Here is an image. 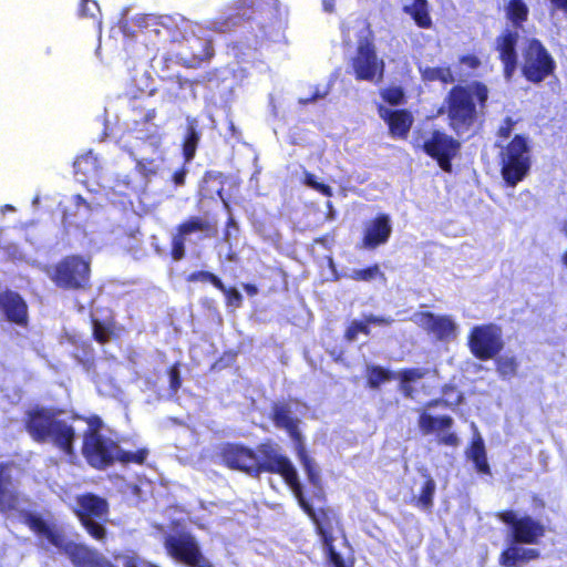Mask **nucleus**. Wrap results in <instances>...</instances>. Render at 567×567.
I'll return each mask as SVG.
<instances>
[{"instance_id": "nucleus-12", "label": "nucleus", "mask_w": 567, "mask_h": 567, "mask_svg": "<svg viewBox=\"0 0 567 567\" xmlns=\"http://www.w3.org/2000/svg\"><path fill=\"white\" fill-rule=\"evenodd\" d=\"M422 151L446 173L452 172V159L456 156L460 142L446 133L434 130L431 135L423 141Z\"/></svg>"}, {"instance_id": "nucleus-5", "label": "nucleus", "mask_w": 567, "mask_h": 567, "mask_svg": "<svg viewBox=\"0 0 567 567\" xmlns=\"http://www.w3.org/2000/svg\"><path fill=\"white\" fill-rule=\"evenodd\" d=\"M350 64L358 81L378 83L383 79L385 64L378 56L373 32L369 24H365L363 35L358 40Z\"/></svg>"}, {"instance_id": "nucleus-56", "label": "nucleus", "mask_w": 567, "mask_h": 567, "mask_svg": "<svg viewBox=\"0 0 567 567\" xmlns=\"http://www.w3.org/2000/svg\"><path fill=\"white\" fill-rule=\"evenodd\" d=\"M312 189L319 192L323 196L331 197L333 195L332 188L324 183L317 182Z\"/></svg>"}, {"instance_id": "nucleus-34", "label": "nucleus", "mask_w": 567, "mask_h": 567, "mask_svg": "<svg viewBox=\"0 0 567 567\" xmlns=\"http://www.w3.org/2000/svg\"><path fill=\"white\" fill-rule=\"evenodd\" d=\"M396 378V373L377 364H369L365 368V382L370 389H379L383 383Z\"/></svg>"}, {"instance_id": "nucleus-29", "label": "nucleus", "mask_w": 567, "mask_h": 567, "mask_svg": "<svg viewBox=\"0 0 567 567\" xmlns=\"http://www.w3.org/2000/svg\"><path fill=\"white\" fill-rule=\"evenodd\" d=\"M444 110L447 112L450 125L457 131L461 126V84H456L450 90L439 113H443Z\"/></svg>"}, {"instance_id": "nucleus-43", "label": "nucleus", "mask_w": 567, "mask_h": 567, "mask_svg": "<svg viewBox=\"0 0 567 567\" xmlns=\"http://www.w3.org/2000/svg\"><path fill=\"white\" fill-rule=\"evenodd\" d=\"M507 18L516 25L526 20L528 8L523 0H511L507 8Z\"/></svg>"}, {"instance_id": "nucleus-14", "label": "nucleus", "mask_w": 567, "mask_h": 567, "mask_svg": "<svg viewBox=\"0 0 567 567\" xmlns=\"http://www.w3.org/2000/svg\"><path fill=\"white\" fill-rule=\"evenodd\" d=\"M499 518L511 525V540L513 543L537 544L544 536V526L529 516L517 518L515 513L505 512L499 514Z\"/></svg>"}, {"instance_id": "nucleus-16", "label": "nucleus", "mask_w": 567, "mask_h": 567, "mask_svg": "<svg viewBox=\"0 0 567 567\" xmlns=\"http://www.w3.org/2000/svg\"><path fill=\"white\" fill-rule=\"evenodd\" d=\"M445 406V401L434 399L423 404L419 410L417 425L423 435H430L447 431L453 425V419L447 414L437 415L432 413V409L436 406Z\"/></svg>"}, {"instance_id": "nucleus-8", "label": "nucleus", "mask_w": 567, "mask_h": 567, "mask_svg": "<svg viewBox=\"0 0 567 567\" xmlns=\"http://www.w3.org/2000/svg\"><path fill=\"white\" fill-rule=\"evenodd\" d=\"M165 549L175 560L189 567H215L202 553L199 545L190 534L167 536Z\"/></svg>"}, {"instance_id": "nucleus-41", "label": "nucleus", "mask_w": 567, "mask_h": 567, "mask_svg": "<svg viewBox=\"0 0 567 567\" xmlns=\"http://www.w3.org/2000/svg\"><path fill=\"white\" fill-rule=\"evenodd\" d=\"M73 420H81L86 423V429L83 432L82 439H91L95 436H101L102 429L104 426V422L102 417L97 414L91 415H74Z\"/></svg>"}, {"instance_id": "nucleus-10", "label": "nucleus", "mask_w": 567, "mask_h": 567, "mask_svg": "<svg viewBox=\"0 0 567 567\" xmlns=\"http://www.w3.org/2000/svg\"><path fill=\"white\" fill-rule=\"evenodd\" d=\"M555 69V62L544 45L536 39L527 41L524 51L523 73L532 82H542Z\"/></svg>"}, {"instance_id": "nucleus-27", "label": "nucleus", "mask_w": 567, "mask_h": 567, "mask_svg": "<svg viewBox=\"0 0 567 567\" xmlns=\"http://www.w3.org/2000/svg\"><path fill=\"white\" fill-rule=\"evenodd\" d=\"M520 543H513L501 555V564L506 567H517L519 564L527 563L538 557L539 551L535 548H525Z\"/></svg>"}, {"instance_id": "nucleus-4", "label": "nucleus", "mask_w": 567, "mask_h": 567, "mask_svg": "<svg viewBox=\"0 0 567 567\" xmlns=\"http://www.w3.org/2000/svg\"><path fill=\"white\" fill-rule=\"evenodd\" d=\"M47 274L62 290H87L91 287V260L81 255L64 256Z\"/></svg>"}, {"instance_id": "nucleus-62", "label": "nucleus", "mask_w": 567, "mask_h": 567, "mask_svg": "<svg viewBox=\"0 0 567 567\" xmlns=\"http://www.w3.org/2000/svg\"><path fill=\"white\" fill-rule=\"evenodd\" d=\"M549 1L555 8L567 13V0H549Z\"/></svg>"}, {"instance_id": "nucleus-47", "label": "nucleus", "mask_w": 567, "mask_h": 567, "mask_svg": "<svg viewBox=\"0 0 567 567\" xmlns=\"http://www.w3.org/2000/svg\"><path fill=\"white\" fill-rule=\"evenodd\" d=\"M381 96L390 105H400L404 101V91L401 86H389L381 92Z\"/></svg>"}, {"instance_id": "nucleus-58", "label": "nucleus", "mask_w": 567, "mask_h": 567, "mask_svg": "<svg viewBox=\"0 0 567 567\" xmlns=\"http://www.w3.org/2000/svg\"><path fill=\"white\" fill-rule=\"evenodd\" d=\"M512 126H513V121H512V118L507 117L505 121V125L499 127V131H498L499 135L503 137H508L511 134V131H512Z\"/></svg>"}, {"instance_id": "nucleus-61", "label": "nucleus", "mask_w": 567, "mask_h": 567, "mask_svg": "<svg viewBox=\"0 0 567 567\" xmlns=\"http://www.w3.org/2000/svg\"><path fill=\"white\" fill-rule=\"evenodd\" d=\"M243 289L250 297H254L258 293V288L254 284H249V282L243 284Z\"/></svg>"}, {"instance_id": "nucleus-53", "label": "nucleus", "mask_w": 567, "mask_h": 567, "mask_svg": "<svg viewBox=\"0 0 567 567\" xmlns=\"http://www.w3.org/2000/svg\"><path fill=\"white\" fill-rule=\"evenodd\" d=\"M153 165V159H137L136 161V171L141 173L143 176H148L151 174H155V169L151 166Z\"/></svg>"}, {"instance_id": "nucleus-50", "label": "nucleus", "mask_w": 567, "mask_h": 567, "mask_svg": "<svg viewBox=\"0 0 567 567\" xmlns=\"http://www.w3.org/2000/svg\"><path fill=\"white\" fill-rule=\"evenodd\" d=\"M99 12L100 7L95 0H80L78 13L81 18H95Z\"/></svg>"}, {"instance_id": "nucleus-9", "label": "nucleus", "mask_w": 567, "mask_h": 567, "mask_svg": "<svg viewBox=\"0 0 567 567\" xmlns=\"http://www.w3.org/2000/svg\"><path fill=\"white\" fill-rule=\"evenodd\" d=\"M468 347L481 360L494 359L504 348L502 329L495 324L474 328L468 338Z\"/></svg>"}, {"instance_id": "nucleus-44", "label": "nucleus", "mask_w": 567, "mask_h": 567, "mask_svg": "<svg viewBox=\"0 0 567 567\" xmlns=\"http://www.w3.org/2000/svg\"><path fill=\"white\" fill-rule=\"evenodd\" d=\"M186 280L188 282H203V284H212L216 289H223V281L220 278L207 270H197L194 272H190Z\"/></svg>"}, {"instance_id": "nucleus-2", "label": "nucleus", "mask_w": 567, "mask_h": 567, "mask_svg": "<svg viewBox=\"0 0 567 567\" xmlns=\"http://www.w3.org/2000/svg\"><path fill=\"white\" fill-rule=\"evenodd\" d=\"M62 410L34 406L25 412L23 427L38 444H50L68 457L75 456L78 432L65 419H61Z\"/></svg>"}, {"instance_id": "nucleus-42", "label": "nucleus", "mask_w": 567, "mask_h": 567, "mask_svg": "<svg viewBox=\"0 0 567 567\" xmlns=\"http://www.w3.org/2000/svg\"><path fill=\"white\" fill-rule=\"evenodd\" d=\"M348 277L359 282H370L377 279L385 280L384 272H382L378 264L370 265L362 269H354Z\"/></svg>"}, {"instance_id": "nucleus-11", "label": "nucleus", "mask_w": 567, "mask_h": 567, "mask_svg": "<svg viewBox=\"0 0 567 567\" xmlns=\"http://www.w3.org/2000/svg\"><path fill=\"white\" fill-rule=\"evenodd\" d=\"M488 97V89L478 81H472L463 85V127L466 125L476 131L484 116L485 103Z\"/></svg>"}, {"instance_id": "nucleus-60", "label": "nucleus", "mask_w": 567, "mask_h": 567, "mask_svg": "<svg viewBox=\"0 0 567 567\" xmlns=\"http://www.w3.org/2000/svg\"><path fill=\"white\" fill-rule=\"evenodd\" d=\"M317 182L318 181H317L316 176L312 173H310V172H306L305 173V175H303V184L305 185H307L310 188H312L316 185Z\"/></svg>"}, {"instance_id": "nucleus-36", "label": "nucleus", "mask_w": 567, "mask_h": 567, "mask_svg": "<svg viewBox=\"0 0 567 567\" xmlns=\"http://www.w3.org/2000/svg\"><path fill=\"white\" fill-rule=\"evenodd\" d=\"M44 537L56 548L61 549L73 563L74 556L72 554L73 550H75L79 547H84V544L75 543V542H66L63 533L60 530H56L52 527H50L49 532L44 535Z\"/></svg>"}, {"instance_id": "nucleus-48", "label": "nucleus", "mask_w": 567, "mask_h": 567, "mask_svg": "<svg viewBox=\"0 0 567 567\" xmlns=\"http://www.w3.org/2000/svg\"><path fill=\"white\" fill-rule=\"evenodd\" d=\"M218 290L224 293L227 307L240 308L243 306V296L235 287H226L223 284V289Z\"/></svg>"}, {"instance_id": "nucleus-54", "label": "nucleus", "mask_w": 567, "mask_h": 567, "mask_svg": "<svg viewBox=\"0 0 567 567\" xmlns=\"http://www.w3.org/2000/svg\"><path fill=\"white\" fill-rule=\"evenodd\" d=\"M458 439L454 433H446L437 437V443L443 445L456 446Z\"/></svg>"}, {"instance_id": "nucleus-25", "label": "nucleus", "mask_w": 567, "mask_h": 567, "mask_svg": "<svg viewBox=\"0 0 567 567\" xmlns=\"http://www.w3.org/2000/svg\"><path fill=\"white\" fill-rule=\"evenodd\" d=\"M518 40L517 31L505 30L497 38V51L499 53V58L504 64V74L507 80H509L517 65V53H516V44Z\"/></svg>"}, {"instance_id": "nucleus-26", "label": "nucleus", "mask_w": 567, "mask_h": 567, "mask_svg": "<svg viewBox=\"0 0 567 567\" xmlns=\"http://www.w3.org/2000/svg\"><path fill=\"white\" fill-rule=\"evenodd\" d=\"M394 322V319L391 317L384 316H375V315H365L362 320H352L350 324L347 327L343 338L348 342H352L358 338V334L370 336L371 329L370 324L388 327Z\"/></svg>"}, {"instance_id": "nucleus-52", "label": "nucleus", "mask_w": 567, "mask_h": 567, "mask_svg": "<svg viewBox=\"0 0 567 567\" xmlns=\"http://www.w3.org/2000/svg\"><path fill=\"white\" fill-rule=\"evenodd\" d=\"M123 567H158L137 555L125 556Z\"/></svg>"}, {"instance_id": "nucleus-45", "label": "nucleus", "mask_w": 567, "mask_h": 567, "mask_svg": "<svg viewBox=\"0 0 567 567\" xmlns=\"http://www.w3.org/2000/svg\"><path fill=\"white\" fill-rule=\"evenodd\" d=\"M327 563L331 567H352L351 564H347L343 557L336 550L334 542L322 544Z\"/></svg>"}, {"instance_id": "nucleus-3", "label": "nucleus", "mask_w": 567, "mask_h": 567, "mask_svg": "<svg viewBox=\"0 0 567 567\" xmlns=\"http://www.w3.org/2000/svg\"><path fill=\"white\" fill-rule=\"evenodd\" d=\"M72 513L93 539L99 542L106 539L107 532L104 523L110 516V504L106 498L92 492L79 494L75 496Z\"/></svg>"}, {"instance_id": "nucleus-18", "label": "nucleus", "mask_w": 567, "mask_h": 567, "mask_svg": "<svg viewBox=\"0 0 567 567\" xmlns=\"http://www.w3.org/2000/svg\"><path fill=\"white\" fill-rule=\"evenodd\" d=\"M392 234L391 218L385 213L374 216L364 227L361 246L365 249H375L386 244Z\"/></svg>"}, {"instance_id": "nucleus-19", "label": "nucleus", "mask_w": 567, "mask_h": 567, "mask_svg": "<svg viewBox=\"0 0 567 567\" xmlns=\"http://www.w3.org/2000/svg\"><path fill=\"white\" fill-rule=\"evenodd\" d=\"M0 311L7 321L19 327L28 326V305L19 292L11 289L0 291Z\"/></svg>"}, {"instance_id": "nucleus-63", "label": "nucleus", "mask_w": 567, "mask_h": 567, "mask_svg": "<svg viewBox=\"0 0 567 567\" xmlns=\"http://www.w3.org/2000/svg\"><path fill=\"white\" fill-rule=\"evenodd\" d=\"M73 200H74V204H75L76 206L84 205L86 208H90V204H89V203L86 202V199H85L82 195H80V194L75 195V196L73 197Z\"/></svg>"}, {"instance_id": "nucleus-13", "label": "nucleus", "mask_w": 567, "mask_h": 567, "mask_svg": "<svg viewBox=\"0 0 567 567\" xmlns=\"http://www.w3.org/2000/svg\"><path fill=\"white\" fill-rule=\"evenodd\" d=\"M115 447H117L116 441L101 435L82 439L81 452L89 466L97 471H105L114 465Z\"/></svg>"}, {"instance_id": "nucleus-40", "label": "nucleus", "mask_w": 567, "mask_h": 567, "mask_svg": "<svg viewBox=\"0 0 567 567\" xmlns=\"http://www.w3.org/2000/svg\"><path fill=\"white\" fill-rule=\"evenodd\" d=\"M421 75L423 81L427 82L440 81L444 84H449L454 81L450 66H426L421 70Z\"/></svg>"}, {"instance_id": "nucleus-33", "label": "nucleus", "mask_w": 567, "mask_h": 567, "mask_svg": "<svg viewBox=\"0 0 567 567\" xmlns=\"http://www.w3.org/2000/svg\"><path fill=\"white\" fill-rule=\"evenodd\" d=\"M466 454L467 458L474 463L477 472L489 474V465L486 460L485 446L480 434L475 435L473 443Z\"/></svg>"}, {"instance_id": "nucleus-32", "label": "nucleus", "mask_w": 567, "mask_h": 567, "mask_svg": "<svg viewBox=\"0 0 567 567\" xmlns=\"http://www.w3.org/2000/svg\"><path fill=\"white\" fill-rule=\"evenodd\" d=\"M403 11L411 16L419 28H431L432 19L429 13L427 0H413L411 6H405L403 8Z\"/></svg>"}, {"instance_id": "nucleus-15", "label": "nucleus", "mask_w": 567, "mask_h": 567, "mask_svg": "<svg viewBox=\"0 0 567 567\" xmlns=\"http://www.w3.org/2000/svg\"><path fill=\"white\" fill-rule=\"evenodd\" d=\"M188 52L177 54L178 63L186 69H197L209 62L215 55L213 42L208 38L190 37L185 39Z\"/></svg>"}, {"instance_id": "nucleus-49", "label": "nucleus", "mask_w": 567, "mask_h": 567, "mask_svg": "<svg viewBox=\"0 0 567 567\" xmlns=\"http://www.w3.org/2000/svg\"><path fill=\"white\" fill-rule=\"evenodd\" d=\"M179 368H181V363L175 362L167 369V374L169 378V391L173 394H176L182 386L183 380H182Z\"/></svg>"}, {"instance_id": "nucleus-22", "label": "nucleus", "mask_w": 567, "mask_h": 567, "mask_svg": "<svg viewBox=\"0 0 567 567\" xmlns=\"http://www.w3.org/2000/svg\"><path fill=\"white\" fill-rule=\"evenodd\" d=\"M380 117L386 123L389 134L396 140H405L409 136L414 118L406 109L390 110L380 107Z\"/></svg>"}, {"instance_id": "nucleus-55", "label": "nucleus", "mask_w": 567, "mask_h": 567, "mask_svg": "<svg viewBox=\"0 0 567 567\" xmlns=\"http://www.w3.org/2000/svg\"><path fill=\"white\" fill-rule=\"evenodd\" d=\"M187 171L185 167H181L173 173L172 181L176 186L184 185Z\"/></svg>"}, {"instance_id": "nucleus-23", "label": "nucleus", "mask_w": 567, "mask_h": 567, "mask_svg": "<svg viewBox=\"0 0 567 567\" xmlns=\"http://www.w3.org/2000/svg\"><path fill=\"white\" fill-rule=\"evenodd\" d=\"M13 462H0V513H11L19 508L20 495L11 488Z\"/></svg>"}, {"instance_id": "nucleus-31", "label": "nucleus", "mask_w": 567, "mask_h": 567, "mask_svg": "<svg viewBox=\"0 0 567 567\" xmlns=\"http://www.w3.org/2000/svg\"><path fill=\"white\" fill-rule=\"evenodd\" d=\"M157 116V111L152 107L145 112V114L135 122V127L140 132H144L143 138L152 144H158L162 140L161 127L153 123Z\"/></svg>"}, {"instance_id": "nucleus-37", "label": "nucleus", "mask_w": 567, "mask_h": 567, "mask_svg": "<svg viewBox=\"0 0 567 567\" xmlns=\"http://www.w3.org/2000/svg\"><path fill=\"white\" fill-rule=\"evenodd\" d=\"M435 482L430 475H425V481L421 487L420 494L413 498V504L424 511H431L435 494Z\"/></svg>"}, {"instance_id": "nucleus-21", "label": "nucleus", "mask_w": 567, "mask_h": 567, "mask_svg": "<svg viewBox=\"0 0 567 567\" xmlns=\"http://www.w3.org/2000/svg\"><path fill=\"white\" fill-rule=\"evenodd\" d=\"M413 321L429 336L434 337L436 340H445L450 338L455 330L454 323L447 317L435 316L430 311L415 313Z\"/></svg>"}, {"instance_id": "nucleus-39", "label": "nucleus", "mask_w": 567, "mask_h": 567, "mask_svg": "<svg viewBox=\"0 0 567 567\" xmlns=\"http://www.w3.org/2000/svg\"><path fill=\"white\" fill-rule=\"evenodd\" d=\"M91 321L93 339L100 344H106L110 341L111 334L114 333L115 321L113 319L101 321L96 318H92Z\"/></svg>"}, {"instance_id": "nucleus-30", "label": "nucleus", "mask_w": 567, "mask_h": 567, "mask_svg": "<svg viewBox=\"0 0 567 567\" xmlns=\"http://www.w3.org/2000/svg\"><path fill=\"white\" fill-rule=\"evenodd\" d=\"M200 140V132L198 130V122L196 118H187L186 132L182 142L183 157L185 162H190L196 154L198 143Z\"/></svg>"}, {"instance_id": "nucleus-46", "label": "nucleus", "mask_w": 567, "mask_h": 567, "mask_svg": "<svg viewBox=\"0 0 567 567\" xmlns=\"http://www.w3.org/2000/svg\"><path fill=\"white\" fill-rule=\"evenodd\" d=\"M24 523L31 530L41 536H44L51 527L41 516L33 513L24 515Z\"/></svg>"}, {"instance_id": "nucleus-59", "label": "nucleus", "mask_w": 567, "mask_h": 567, "mask_svg": "<svg viewBox=\"0 0 567 567\" xmlns=\"http://www.w3.org/2000/svg\"><path fill=\"white\" fill-rule=\"evenodd\" d=\"M481 64L480 60L475 56H463V65L475 69Z\"/></svg>"}, {"instance_id": "nucleus-17", "label": "nucleus", "mask_w": 567, "mask_h": 567, "mask_svg": "<svg viewBox=\"0 0 567 567\" xmlns=\"http://www.w3.org/2000/svg\"><path fill=\"white\" fill-rule=\"evenodd\" d=\"M210 229V223L198 216H193L187 220L178 224L176 231L173 234L171 239L169 255L172 259L175 261L184 259L186 255V240L189 234L196 231H208Z\"/></svg>"}, {"instance_id": "nucleus-51", "label": "nucleus", "mask_w": 567, "mask_h": 567, "mask_svg": "<svg viewBox=\"0 0 567 567\" xmlns=\"http://www.w3.org/2000/svg\"><path fill=\"white\" fill-rule=\"evenodd\" d=\"M426 370L421 368H405L402 369L398 377L402 382H414L425 377Z\"/></svg>"}, {"instance_id": "nucleus-35", "label": "nucleus", "mask_w": 567, "mask_h": 567, "mask_svg": "<svg viewBox=\"0 0 567 567\" xmlns=\"http://www.w3.org/2000/svg\"><path fill=\"white\" fill-rule=\"evenodd\" d=\"M148 454L150 451L147 447H140L136 451H125L117 444L114 453V464L120 463L123 466H127L130 464L143 465L146 462Z\"/></svg>"}, {"instance_id": "nucleus-7", "label": "nucleus", "mask_w": 567, "mask_h": 567, "mask_svg": "<svg viewBox=\"0 0 567 567\" xmlns=\"http://www.w3.org/2000/svg\"><path fill=\"white\" fill-rule=\"evenodd\" d=\"M530 167L527 138L516 135L502 153V176L509 186H515Z\"/></svg>"}, {"instance_id": "nucleus-6", "label": "nucleus", "mask_w": 567, "mask_h": 567, "mask_svg": "<svg viewBox=\"0 0 567 567\" xmlns=\"http://www.w3.org/2000/svg\"><path fill=\"white\" fill-rule=\"evenodd\" d=\"M287 485L292 489L301 509L315 524V529L321 540V544L334 542L336 537L333 535V522L337 520L334 511L330 507H320L318 509L313 508V506L303 495L302 486L300 484L297 471L289 478Z\"/></svg>"}, {"instance_id": "nucleus-64", "label": "nucleus", "mask_w": 567, "mask_h": 567, "mask_svg": "<svg viewBox=\"0 0 567 567\" xmlns=\"http://www.w3.org/2000/svg\"><path fill=\"white\" fill-rule=\"evenodd\" d=\"M322 96H323V94H320V93H318V92H317V93H315L312 96H310L309 99H307L303 103L313 102V101H316V100H318V99H320V97H322Z\"/></svg>"}, {"instance_id": "nucleus-24", "label": "nucleus", "mask_w": 567, "mask_h": 567, "mask_svg": "<svg viewBox=\"0 0 567 567\" xmlns=\"http://www.w3.org/2000/svg\"><path fill=\"white\" fill-rule=\"evenodd\" d=\"M293 449L307 475L309 484L316 488L315 498H317L319 502H324L326 493L322 486L320 468L316 461L308 454L305 440L295 444Z\"/></svg>"}, {"instance_id": "nucleus-38", "label": "nucleus", "mask_w": 567, "mask_h": 567, "mask_svg": "<svg viewBox=\"0 0 567 567\" xmlns=\"http://www.w3.org/2000/svg\"><path fill=\"white\" fill-rule=\"evenodd\" d=\"M496 371L498 375L508 380L514 378L517 374V370L519 367L518 360L515 355L503 354L495 359Z\"/></svg>"}, {"instance_id": "nucleus-20", "label": "nucleus", "mask_w": 567, "mask_h": 567, "mask_svg": "<svg viewBox=\"0 0 567 567\" xmlns=\"http://www.w3.org/2000/svg\"><path fill=\"white\" fill-rule=\"evenodd\" d=\"M270 420L277 429L285 430L293 445L303 441L299 430V419L293 415L290 404L286 401H277L271 404Z\"/></svg>"}, {"instance_id": "nucleus-1", "label": "nucleus", "mask_w": 567, "mask_h": 567, "mask_svg": "<svg viewBox=\"0 0 567 567\" xmlns=\"http://www.w3.org/2000/svg\"><path fill=\"white\" fill-rule=\"evenodd\" d=\"M216 457L224 467L252 478H260L264 473L277 474L287 484L296 472L290 458L271 442L259 443L256 449L241 442H225L219 445Z\"/></svg>"}, {"instance_id": "nucleus-57", "label": "nucleus", "mask_w": 567, "mask_h": 567, "mask_svg": "<svg viewBox=\"0 0 567 567\" xmlns=\"http://www.w3.org/2000/svg\"><path fill=\"white\" fill-rule=\"evenodd\" d=\"M399 390L405 398H413L414 389L409 382L400 381Z\"/></svg>"}, {"instance_id": "nucleus-28", "label": "nucleus", "mask_w": 567, "mask_h": 567, "mask_svg": "<svg viewBox=\"0 0 567 567\" xmlns=\"http://www.w3.org/2000/svg\"><path fill=\"white\" fill-rule=\"evenodd\" d=\"M74 567H116L97 550L89 546L79 547L72 551Z\"/></svg>"}]
</instances>
